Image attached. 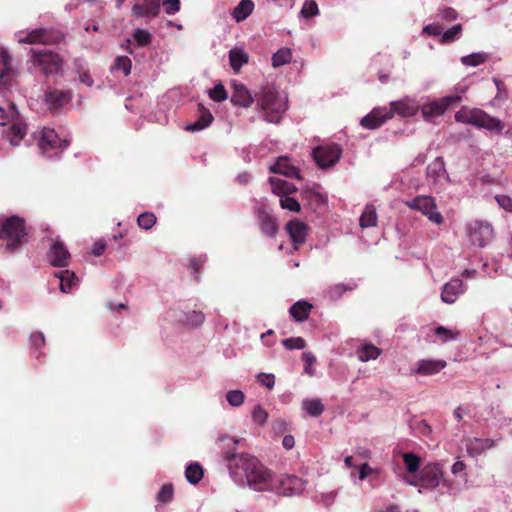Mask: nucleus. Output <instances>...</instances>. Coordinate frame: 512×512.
I'll list each match as a JSON object with an SVG mask.
<instances>
[{
	"label": "nucleus",
	"instance_id": "nucleus-45",
	"mask_svg": "<svg viewBox=\"0 0 512 512\" xmlns=\"http://www.w3.org/2000/svg\"><path fill=\"white\" fill-rule=\"evenodd\" d=\"M352 289H353L352 286L348 287V286H346V285H344L342 283H338V284H335V285L329 287V289L327 290L326 294H327L329 299L337 300V299H339L343 295V293L345 291L352 290Z\"/></svg>",
	"mask_w": 512,
	"mask_h": 512
},
{
	"label": "nucleus",
	"instance_id": "nucleus-34",
	"mask_svg": "<svg viewBox=\"0 0 512 512\" xmlns=\"http://www.w3.org/2000/svg\"><path fill=\"white\" fill-rule=\"evenodd\" d=\"M229 61L232 69L238 72L248 62V55L242 49L233 48L229 52Z\"/></svg>",
	"mask_w": 512,
	"mask_h": 512
},
{
	"label": "nucleus",
	"instance_id": "nucleus-64",
	"mask_svg": "<svg viewBox=\"0 0 512 512\" xmlns=\"http://www.w3.org/2000/svg\"><path fill=\"white\" fill-rule=\"evenodd\" d=\"M78 75H79V80L81 83L85 84L86 86L93 85L94 81H93L90 73L88 72V70L83 71V72L79 73Z\"/></svg>",
	"mask_w": 512,
	"mask_h": 512
},
{
	"label": "nucleus",
	"instance_id": "nucleus-12",
	"mask_svg": "<svg viewBox=\"0 0 512 512\" xmlns=\"http://www.w3.org/2000/svg\"><path fill=\"white\" fill-rule=\"evenodd\" d=\"M426 180L428 185L435 190L444 188L445 184L450 182L442 157H437L427 166Z\"/></svg>",
	"mask_w": 512,
	"mask_h": 512
},
{
	"label": "nucleus",
	"instance_id": "nucleus-38",
	"mask_svg": "<svg viewBox=\"0 0 512 512\" xmlns=\"http://www.w3.org/2000/svg\"><path fill=\"white\" fill-rule=\"evenodd\" d=\"M488 55L484 52L472 53L470 55L462 56L460 61L465 66L476 67L485 63Z\"/></svg>",
	"mask_w": 512,
	"mask_h": 512
},
{
	"label": "nucleus",
	"instance_id": "nucleus-40",
	"mask_svg": "<svg viewBox=\"0 0 512 512\" xmlns=\"http://www.w3.org/2000/svg\"><path fill=\"white\" fill-rule=\"evenodd\" d=\"M461 34H462V25L456 24V25L452 26L451 28L447 29L446 31H443L440 42L441 43L453 42L456 39H459Z\"/></svg>",
	"mask_w": 512,
	"mask_h": 512
},
{
	"label": "nucleus",
	"instance_id": "nucleus-26",
	"mask_svg": "<svg viewBox=\"0 0 512 512\" xmlns=\"http://www.w3.org/2000/svg\"><path fill=\"white\" fill-rule=\"evenodd\" d=\"M258 220L264 235L273 237L277 233L278 226L275 219L264 209H258Z\"/></svg>",
	"mask_w": 512,
	"mask_h": 512
},
{
	"label": "nucleus",
	"instance_id": "nucleus-62",
	"mask_svg": "<svg viewBox=\"0 0 512 512\" xmlns=\"http://www.w3.org/2000/svg\"><path fill=\"white\" fill-rule=\"evenodd\" d=\"M30 341L34 347L38 348L45 344V337L41 332L33 333L30 337Z\"/></svg>",
	"mask_w": 512,
	"mask_h": 512
},
{
	"label": "nucleus",
	"instance_id": "nucleus-63",
	"mask_svg": "<svg viewBox=\"0 0 512 512\" xmlns=\"http://www.w3.org/2000/svg\"><path fill=\"white\" fill-rule=\"evenodd\" d=\"M373 472V469L367 464L364 463L359 466V479L364 480L369 474Z\"/></svg>",
	"mask_w": 512,
	"mask_h": 512
},
{
	"label": "nucleus",
	"instance_id": "nucleus-46",
	"mask_svg": "<svg viewBox=\"0 0 512 512\" xmlns=\"http://www.w3.org/2000/svg\"><path fill=\"white\" fill-rule=\"evenodd\" d=\"M280 206L283 209H287L289 211H293V212L300 211V204H299V202L296 199L288 196V194L282 195L280 197Z\"/></svg>",
	"mask_w": 512,
	"mask_h": 512
},
{
	"label": "nucleus",
	"instance_id": "nucleus-15",
	"mask_svg": "<svg viewBox=\"0 0 512 512\" xmlns=\"http://www.w3.org/2000/svg\"><path fill=\"white\" fill-rule=\"evenodd\" d=\"M468 235L471 244L484 247L493 238V228L489 223L475 221L469 225Z\"/></svg>",
	"mask_w": 512,
	"mask_h": 512
},
{
	"label": "nucleus",
	"instance_id": "nucleus-27",
	"mask_svg": "<svg viewBox=\"0 0 512 512\" xmlns=\"http://www.w3.org/2000/svg\"><path fill=\"white\" fill-rule=\"evenodd\" d=\"M14 74L12 58L8 52L0 47V80L7 84Z\"/></svg>",
	"mask_w": 512,
	"mask_h": 512
},
{
	"label": "nucleus",
	"instance_id": "nucleus-50",
	"mask_svg": "<svg viewBox=\"0 0 512 512\" xmlns=\"http://www.w3.org/2000/svg\"><path fill=\"white\" fill-rule=\"evenodd\" d=\"M404 463L409 473H414L419 468V458L413 453L403 454Z\"/></svg>",
	"mask_w": 512,
	"mask_h": 512
},
{
	"label": "nucleus",
	"instance_id": "nucleus-24",
	"mask_svg": "<svg viewBox=\"0 0 512 512\" xmlns=\"http://www.w3.org/2000/svg\"><path fill=\"white\" fill-rule=\"evenodd\" d=\"M198 118L196 121L189 123L185 126V130L191 132H197L207 128L213 121L211 112L206 109L203 105L198 106Z\"/></svg>",
	"mask_w": 512,
	"mask_h": 512
},
{
	"label": "nucleus",
	"instance_id": "nucleus-21",
	"mask_svg": "<svg viewBox=\"0 0 512 512\" xmlns=\"http://www.w3.org/2000/svg\"><path fill=\"white\" fill-rule=\"evenodd\" d=\"M48 258L51 265L65 267L68 264L70 254L63 243L56 241L50 247Z\"/></svg>",
	"mask_w": 512,
	"mask_h": 512
},
{
	"label": "nucleus",
	"instance_id": "nucleus-57",
	"mask_svg": "<svg viewBox=\"0 0 512 512\" xmlns=\"http://www.w3.org/2000/svg\"><path fill=\"white\" fill-rule=\"evenodd\" d=\"M495 200L500 208L506 212H512V198L508 195H496Z\"/></svg>",
	"mask_w": 512,
	"mask_h": 512
},
{
	"label": "nucleus",
	"instance_id": "nucleus-51",
	"mask_svg": "<svg viewBox=\"0 0 512 512\" xmlns=\"http://www.w3.org/2000/svg\"><path fill=\"white\" fill-rule=\"evenodd\" d=\"M282 344L285 348L289 350L293 349H304L305 348V340L302 337H291L282 340Z\"/></svg>",
	"mask_w": 512,
	"mask_h": 512
},
{
	"label": "nucleus",
	"instance_id": "nucleus-39",
	"mask_svg": "<svg viewBox=\"0 0 512 512\" xmlns=\"http://www.w3.org/2000/svg\"><path fill=\"white\" fill-rule=\"evenodd\" d=\"M292 59V52L289 48H281L272 56L273 67H280L287 64Z\"/></svg>",
	"mask_w": 512,
	"mask_h": 512
},
{
	"label": "nucleus",
	"instance_id": "nucleus-36",
	"mask_svg": "<svg viewBox=\"0 0 512 512\" xmlns=\"http://www.w3.org/2000/svg\"><path fill=\"white\" fill-rule=\"evenodd\" d=\"M302 408L312 417L320 416L324 411V406L319 399H306L302 402Z\"/></svg>",
	"mask_w": 512,
	"mask_h": 512
},
{
	"label": "nucleus",
	"instance_id": "nucleus-25",
	"mask_svg": "<svg viewBox=\"0 0 512 512\" xmlns=\"http://www.w3.org/2000/svg\"><path fill=\"white\" fill-rule=\"evenodd\" d=\"M273 173L282 174L287 177L300 178L297 167L291 164L288 157H279L278 160L270 167Z\"/></svg>",
	"mask_w": 512,
	"mask_h": 512
},
{
	"label": "nucleus",
	"instance_id": "nucleus-49",
	"mask_svg": "<svg viewBox=\"0 0 512 512\" xmlns=\"http://www.w3.org/2000/svg\"><path fill=\"white\" fill-rule=\"evenodd\" d=\"M173 498V486L171 484H165L162 486L160 491L157 493L156 499L158 502L166 504Z\"/></svg>",
	"mask_w": 512,
	"mask_h": 512
},
{
	"label": "nucleus",
	"instance_id": "nucleus-18",
	"mask_svg": "<svg viewBox=\"0 0 512 512\" xmlns=\"http://www.w3.org/2000/svg\"><path fill=\"white\" fill-rule=\"evenodd\" d=\"M446 367L444 360L421 359L411 368L412 375L432 376Z\"/></svg>",
	"mask_w": 512,
	"mask_h": 512
},
{
	"label": "nucleus",
	"instance_id": "nucleus-60",
	"mask_svg": "<svg viewBox=\"0 0 512 512\" xmlns=\"http://www.w3.org/2000/svg\"><path fill=\"white\" fill-rule=\"evenodd\" d=\"M257 379L262 385L269 389L273 388L275 385V377L273 374L259 373Z\"/></svg>",
	"mask_w": 512,
	"mask_h": 512
},
{
	"label": "nucleus",
	"instance_id": "nucleus-41",
	"mask_svg": "<svg viewBox=\"0 0 512 512\" xmlns=\"http://www.w3.org/2000/svg\"><path fill=\"white\" fill-rule=\"evenodd\" d=\"M134 41L142 47L148 46L152 41V34L141 28H137L133 32Z\"/></svg>",
	"mask_w": 512,
	"mask_h": 512
},
{
	"label": "nucleus",
	"instance_id": "nucleus-29",
	"mask_svg": "<svg viewBox=\"0 0 512 512\" xmlns=\"http://www.w3.org/2000/svg\"><path fill=\"white\" fill-rule=\"evenodd\" d=\"M311 309L312 304L305 300H300L290 307L289 313L296 321L303 322L309 317Z\"/></svg>",
	"mask_w": 512,
	"mask_h": 512
},
{
	"label": "nucleus",
	"instance_id": "nucleus-3",
	"mask_svg": "<svg viewBox=\"0 0 512 512\" xmlns=\"http://www.w3.org/2000/svg\"><path fill=\"white\" fill-rule=\"evenodd\" d=\"M419 105L414 98L404 97L397 101L390 102V109L386 107L374 108L368 115L361 119L360 124L367 129H376L394 114L400 117H412L417 114Z\"/></svg>",
	"mask_w": 512,
	"mask_h": 512
},
{
	"label": "nucleus",
	"instance_id": "nucleus-55",
	"mask_svg": "<svg viewBox=\"0 0 512 512\" xmlns=\"http://www.w3.org/2000/svg\"><path fill=\"white\" fill-rule=\"evenodd\" d=\"M209 95L214 101L217 102L224 101L228 97L227 92L221 83L215 85V87L210 90Z\"/></svg>",
	"mask_w": 512,
	"mask_h": 512
},
{
	"label": "nucleus",
	"instance_id": "nucleus-22",
	"mask_svg": "<svg viewBox=\"0 0 512 512\" xmlns=\"http://www.w3.org/2000/svg\"><path fill=\"white\" fill-rule=\"evenodd\" d=\"M255 100V95L252 96L251 92L244 84L233 83V92L231 95V102L244 108H248Z\"/></svg>",
	"mask_w": 512,
	"mask_h": 512
},
{
	"label": "nucleus",
	"instance_id": "nucleus-48",
	"mask_svg": "<svg viewBox=\"0 0 512 512\" xmlns=\"http://www.w3.org/2000/svg\"><path fill=\"white\" fill-rule=\"evenodd\" d=\"M437 18L446 23H450L458 18V13L455 9H453L451 7H445V8L439 9V11L437 13Z\"/></svg>",
	"mask_w": 512,
	"mask_h": 512
},
{
	"label": "nucleus",
	"instance_id": "nucleus-5",
	"mask_svg": "<svg viewBox=\"0 0 512 512\" xmlns=\"http://www.w3.org/2000/svg\"><path fill=\"white\" fill-rule=\"evenodd\" d=\"M455 120L459 123L473 125L478 129H485L490 132L501 133L504 124L495 117L490 116L479 108L462 107L455 113Z\"/></svg>",
	"mask_w": 512,
	"mask_h": 512
},
{
	"label": "nucleus",
	"instance_id": "nucleus-47",
	"mask_svg": "<svg viewBox=\"0 0 512 512\" xmlns=\"http://www.w3.org/2000/svg\"><path fill=\"white\" fill-rule=\"evenodd\" d=\"M137 222L141 228L148 230L156 223V217L153 213L145 212L138 216Z\"/></svg>",
	"mask_w": 512,
	"mask_h": 512
},
{
	"label": "nucleus",
	"instance_id": "nucleus-30",
	"mask_svg": "<svg viewBox=\"0 0 512 512\" xmlns=\"http://www.w3.org/2000/svg\"><path fill=\"white\" fill-rule=\"evenodd\" d=\"M59 278V288L63 293H69L77 283V277L74 272L69 270H63L55 274Z\"/></svg>",
	"mask_w": 512,
	"mask_h": 512
},
{
	"label": "nucleus",
	"instance_id": "nucleus-53",
	"mask_svg": "<svg viewBox=\"0 0 512 512\" xmlns=\"http://www.w3.org/2000/svg\"><path fill=\"white\" fill-rule=\"evenodd\" d=\"M435 334L439 336L443 342L455 340L459 335L457 331L447 329L443 326L438 327L435 331Z\"/></svg>",
	"mask_w": 512,
	"mask_h": 512
},
{
	"label": "nucleus",
	"instance_id": "nucleus-59",
	"mask_svg": "<svg viewBox=\"0 0 512 512\" xmlns=\"http://www.w3.org/2000/svg\"><path fill=\"white\" fill-rule=\"evenodd\" d=\"M336 496H337L336 491H329L326 493H321V495L319 496L318 502L322 503L326 507H329L334 503Z\"/></svg>",
	"mask_w": 512,
	"mask_h": 512
},
{
	"label": "nucleus",
	"instance_id": "nucleus-1",
	"mask_svg": "<svg viewBox=\"0 0 512 512\" xmlns=\"http://www.w3.org/2000/svg\"><path fill=\"white\" fill-rule=\"evenodd\" d=\"M231 477L239 485H248L254 491L271 492L275 489V475L257 458L248 454L224 453Z\"/></svg>",
	"mask_w": 512,
	"mask_h": 512
},
{
	"label": "nucleus",
	"instance_id": "nucleus-2",
	"mask_svg": "<svg viewBox=\"0 0 512 512\" xmlns=\"http://www.w3.org/2000/svg\"><path fill=\"white\" fill-rule=\"evenodd\" d=\"M256 108L266 122L278 123L287 109V97L275 86L265 84L255 92Z\"/></svg>",
	"mask_w": 512,
	"mask_h": 512
},
{
	"label": "nucleus",
	"instance_id": "nucleus-13",
	"mask_svg": "<svg viewBox=\"0 0 512 512\" xmlns=\"http://www.w3.org/2000/svg\"><path fill=\"white\" fill-rule=\"evenodd\" d=\"M342 155V149L338 144L320 145L313 149V158L321 168L334 166Z\"/></svg>",
	"mask_w": 512,
	"mask_h": 512
},
{
	"label": "nucleus",
	"instance_id": "nucleus-9",
	"mask_svg": "<svg viewBox=\"0 0 512 512\" xmlns=\"http://www.w3.org/2000/svg\"><path fill=\"white\" fill-rule=\"evenodd\" d=\"M18 43L50 45L60 42L62 35L58 31L44 28L19 31L15 34Z\"/></svg>",
	"mask_w": 512,
	"mask_h": 512
},
{
	"label": "nucleus",
	"instance_id": "nucleus-32",
	"mask_svg": "<svg viewBox=\"0 0 512 512\" xmlns=\"http://www.w3.org/2000/svg\"><path fill=\"white\" fill-rule=\"evenodd\" d=\"M269 182L271 184L273 193L280 195V197L282 195L290 194L296 191V187L292 183H289L283 179L271 177Z\"/></svg>",
	"mask_w": 512,
	"mask_h": 512
},
{
	"label": "nucleus",
	"instance_id": "nucleus-23",
	"mask_svg": "<svg viewBox=\"0 0 512 512\" xmlns=\"http://www.w3.org/2000/svg\"><path fill=\"white\" fill-rule=\"evenodd\" d=\"M496 446V442L490 438H471L466 442V451L471 457H477L485 451Z\"/></svg>",
	"mask_w": 512,
	"mask_h": 512
},
{
	"label": "nucleus",
	"instance_id": "nucleus-58",
	"mask_svg": "<svg viewBox=\"0 0 512 512\" xmlns=\"http://www.w3.org/2000/svg\"><path fill=\"white\" fill-rule=\"evenodd\" d=\"M423 33L433 36H441L443 34V27L440 23L435 22L428 24L423 28Z\"/></svg>",
	"mask_w": 512,
	"mask_h": 512
},
{
	"label": "nucleus",
	"instance_id": "nucleus-8",
	"mask_svg": "<svg viewBox=\"0 0 512 512\" xmlns=\"http://www.w3.org/2000/svg\"><path fill=\"white\" fill-rule=\"evenodd\" d=\"M412 210L420 212L430 222L441 225L444 222L442 214L437 210L435 199L429 195H419L405 202Z\"/></svg>",
	"mask_w": 512,
	"mask_h": 512
},
{
	"label": "nucleus",
	"instance_id": "nucleus-10",
	"mask_svg": "<svg viewBox=\"0 0 512 512\" xmlns=\"http://www.w3.org/2000/svg\"><path fill=\"white\" fill-rule=\"evenodd\" d=\"M273 486H275V489L271 491L272 493L283 496H293L301 494L304 491L305 481L295 475H275Z\"/></svg>",
	"mask_w": 512,
	"mask_h": 512
},
{
	"label": "nucleus",
	"instance_id": "nucleus-4",
	"mask_svg": "<svg viewBox=\"0 0 512 512\" xmlns=\"http://www.w3.org/2000/svg\"><path fill=\"white\" fill-rule=\"evenodd\" d=\"M10 126L3 131V136L12 146H18L27 133V126L22 122L13 103L0 106V125Z\"/></svg>",
	"mask_w": 512,
	"mask_h": 512
},
{
	"label": "nucleus",
	"instance_id": "nucleus-56",
	"mask_svg": "<svg viewBox=\"0 0 512 512\" xmlns=\"http://www.w3.org/2000/svg\"><path fill=\"white\" fill-rule=\"evenodd\" d=\"M205 320L201 311H192L186 315V323L192 326H200Z\"/></svg>",
	"mask_w": 512,
	"mask_h": 512
},
{
	"label": "nucleus",
	"instance_id": "nucleus-17",
	"mask_svg": "<svg viewBox=\"0 0 512 512\" xmlns=\"http://www.w3.org/2000/svg\"><path fill=\"white\" fill-rule=\"evenodd\" d=\"M466 289L467 286L461 279L453 278L443 285L441 300L446 304H453Z\"/></svg>",
	"mask_w": 512,
	"mask_h": 512
},
{
	"label": "nucleus",
	"instance_id": "nucleus-19",
	"mask_svg": "<svg viewBox=\"0 0 512 512\" xmlns=\"http://www.w3.org/2000/svg\"><path fill=\"white\" fill-rule=\"evenodd\" d=\"M160 12V0H143L132 7V16L137 18H154Z\"/></svg>",
	"mask_w": 512,
	"mask_h": 512
},
{
	"label": "nucleus",
	"instance_id": "nucleus-28",
	"mask_svg": "<svg viewBox=\"0 0 512 512\" xmlns=\"http://www.w3.org/2000/svg\"><path fill=\"white\" fill-rule=\"evenodd\" d=\"M72 95L68 91L54 90L46 94L45 101L50 109H57L58 107L68 103Z\"/></svg>",
	"mask_w": 512,
	"mask_h": 512
},
{
	"label": "nucleus",
	"instance_id": "nucleus-43",
	"mask_svg": "<svg viewBox=\"0 0 512 512\" xmlns=\"http://www.w3.org/2000/svg\"><path fill=\"white\" fill-rule=\"evenodd\" d=\"M226 400L232 407H239L245 401V394L241 390H230L226 393Z\"/></svg>",
	"mask_w": 512,
	"mask_h": 512
},
{
	"label": "nucleus",
	"instance_id": "nucleus-33",
	"mask_svg": "<svg viewBox=\"0 0 512 512\" xmlns=\"http://www.w3.org/2000/svg\"><path fill=\"white\" fill-rule=\"evenodd\" d=\"M381 354V350L373 344H363L357 350V357L361 362L375 360Z\"/></svg>",
	"mask_w": 512,
	"mask_h": 512
},
{
	"label": "nucleus",
	"instance_id": "nucleus-14",
	"mask_svg": "<svg viewBox=\"0 0 512 512\" xmlns=\"http://www.w3.org/2000/svg\"><path fill=\"white\" fill-rule=\"evenodd\" d=\"M68 145L69 142L67 140H61L53 129L44 128L42 130L39 139V148L41 152L48 157L53 155L50 152L54 151V154L57 155L58 152H62L66 149Z\"/></svg>",
	"mask_w": 512,
	"mask_h": 512
},
{
	"label": "nucleus",
	"instance_id": "nucleus-42",
	"mask_svg": "<svg viewBox=\"0 0 512 512\" xmlns=\"http://www.w3.org/2000/svg\"><path fill=\"white\" fill-rule=\"evenodd\" d=\"M131 66V60L127 56H119L115 59L111 69L122 71L125 76H128L131 72Z\"/></svg>",
	"mask_w": 512,
	"mask_h": 512
},
{
	"label": "nucleus",
	"instance_id": "nucleus-16",
	"mask_svg": "<svg viewBox=\"0 0 512 512\" xmlns=\"http://www.w3.org/2000/svg\"><path fill=\"white\" fill-rule=\"evenodd\" d=\"M421 486L426 489H434L443 481V471L439 464H429L421 472Z\"/></svg>",
	"mask_w": 512,
	"mask_h": 512
},
{
	"label": "nucleus",
	"instance_id": "nucleus-11",
	"mask_svg": "<svg viewBox=\"0 0 512 512\" xmlns=\"http://www.w3.org/2000/svg\"><path fill=\"white\" fill-rule=\"evenodd\" d=\"M461 99V95H450L429 102L421 107L422 115L425 120L431 121L436 117L442 116L450 107L458 104Z\"/></svg>",
	"mask_w": 512,
	"mask_h": 512
},
{
	"label": "nucleus",
	"instance_id": "nucleus-7",
	"mask_svg": "<svg viewBox=\"0 0 512 512\" xmlns=\"http://www.w3.org/2000/svg\"><path fill=\"white\" fill-rule=\"evenodd\" d=\"M30 54V62L35 71L44 75H53L62 70L63 60L55 52L47 49H31Z\"/></svg>",
	"mask_w": 512,
	"mask_h": 512
},
{
	"label": "nucleus",
	"instance_id": "nucleus-31",
	"mask_svg": "<svg viewBox=\"0 0 512 512\" xmlns=\"http://www.w3.org/2000/svg\"><path fill=\"white\" fill-rule=\"evenodd\" d=\"M254 9L252 0H241L239 4L233 9L232 16L236 22L244 21Z\"/></svg>",
	"mask_w": 512,
	"mask_h": 512
},
{
	"label": "nucleus",
	"instance_id": "nucleus-20",
	"mask_svg": "<svg viewBox=\"0 0 512 512\" xmlns=\"http://www.w3.org/2000/svg\"><path fill=\"white\" fill-rule=\"evenodd\" d=\"M286 230L295 249H298L299 245L303 244L306 240L307 225L298 219H293L287 223Z\"/></svg>",
	"mask_w": 512,
	"mask_h": 512
},
{
	"label": "nucleus",
	"instance_id": "nucleus-35",
	"mask_svg": "<svg viewBox=\"0 0 512 512\" xmlns=\"http://www.w3.org/2000/svg\"><path fill=\"white\" fill-rule=\"evenodd\" d=\"M377 224V213L373 205H367L360 217V226L362 228L373 227Z\"/></svg>",
	"mask_w": 512,
	"mask_h": 512
},
{
	"label": "nucleus",
	"instance_id": "nucleus-44",
	"mask_svg": "<svg viewBox=\"0 0 512 512\" xmlns=\"http://www.w3.org/2000/svg\"><path fill=\"white\" fill-rule=\"evenodd\" d=\"M251 417L255 424L263 426L268 420V413L261 405H257L252 410Z\"/></svg>",
	"mask_w": 512,
	"mask_h": 512
},
{
	"label": "nucleus",
	"instance_id": "nucleus-52",
	"mask_svg": "<svg viewBox=\"0 0 512 512\" xmlns=\"http://www.w3.org/2000/svg\"><path fill=\"white\" fill-rule=\"evenodd\" d=\"M318 13H319L318 5L313 0L305 2L300 11L301 16H303L304 18H309V17L315 16Z\"/></svg>",
	"mask_w": 512,
	"mask_h": 512
},
{
	"label": "nucleus",
	"instance_id": "nucleus-6",
	"mask_svg": "<svg viewBox=\"0 0 512 512\" xmlns=\"http://www.w3.org/2000/svg\"><path fill=\"white\" fill-rule=\"evenodd\" d=\"M25 235L24 222L16 216L0 223V241L7 251H13L20 246Z\"/></svg>",
	"mask_w": 512,
	"mask_h": 512
},
{
	"label": "nucleus",
	"instance_id": "nucleus-37",
	"mask_svg": "<svg viewBox=\"0 0 512 512\" xmlns=\"http://www.w3.org/2000/svg\"><path fill=\"white\" fill-rule=\"evenodd\" d=\"M185 477L191 484H197L203 477V469L198 463H191L186 467Z\"/></svg>",
	"mask_w": 512,
	"mask_h": 512
},
{
	"label": "nucleus",
	"instance_id": "nucleus-54",
	"mask_svg": "<svg viewBox=\"0 0 512 512\" xmlns=\"http://www.w3.org/2000/svg\"><path fill=\"white\" fill-rule=\"evenodd\" d=\"M302 359L305 363L304 372L309 376L315 375V369L312 367V365L316 362V358L311 352H305L302 355Z\"/></svg>",
	"mask_w": 512,
	"mask_h": 512
},
{
	"label": "nucleus",
	"instance_id": "nucleus-61",
	"mask_svg": "<svg viewBox=\"0 0 512 512\" xmlns=\"http://www.w3.org/2000/svg\"><path fill=\"white\" fill-rule=\"evenodd\" d=\"M163 6L168 15H173L180 9V0H164Z\"/></svg>",
	"mask_w": 512,
	"mask_h": 512
}]
</instances>
